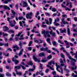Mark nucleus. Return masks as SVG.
I'll use <instances>...</instances> for the list:
<instances>
[{
	"label": "nucleus",
	"instance_id": "54",
	"mask_svg": "<svg viewBox=\"0 0 77 77\" xmlns=\"http://www.w3.org/2000/svg\"><path fill=\"white\" fill-rule=\"evenodd\" d=\"M47 3V2L45 1H43L42 2V5H44L45 3Z\"/></svg>",
	"mask_w": 77,
	"mask_h": 77
},
{
	"label": "nucleus",
	"instance_id": "63",
	"mask_svg": "<svg viewBox=\"0 0 77 77\" xmlns=\"http://www.w3.org/2000/svg\"><path fill=\"white\" fill-rule=\"evenodd\" d=\"M73 36H77V34L76 33H75L73 34Z\"/></svg>",
	"mask_w": 77,
	"mask_h": 77
},
{
	"label": "nucleus",
	"instance_id": "28",
	"mask_svg": "<svg viewBox=\"0 0 77 77\" xmlns=\"http://www.w3.org/2000/svg\"><path fill=\"white\" fill-rule=\"evenodd\" d=\"M52 49L53 50H54V51H57V53H59V51H58V50H57L56 49L54 48H52Z\"/></svg>",
	"mask_w": 77,
	"mask_h": 77
},
{
	"label": "nucleus",
	"instance_id": "29",
	"mask_svg": "<svg viewBox=\"0 0 77 77\" xmlns=\"http://www.w3.org/2000/svg\"><path fill=\"white\" fill-rule=\"evenodd\" d=\"M6 75L8 77H11V74L8 72L6 73Z\"/></svg>",
	"mask_w": 77,
	"mask_h": 77
},
{
	"label": "nucleus",
	"instance_id": "17",
	"mask_svg": "<svg viewBox=\"0 0 77 77\" xmlns=\"http://www.w3.org/2000/svg\"><path fill=\"white\" fill-rule=\"evenodd\" d=\"M66 29H64L63 30H60V33H66Z\"/></svg>",
	"mask_w": 77,
	"mask_h": 77
},
{
	"label": "nucleus",
	"instance_id": "45",
	"mask_svg": "<svg viewBox=\"0 0 77 77\" xmlns=\"http://www.w3.org/2000/svg\"><path fill=\"white\" fill-rule=\"evenodd\" d=\"M49 23L50 24H51V21H52V19H51V18H50L49 19Z\"/></svg>",
	"mask_w": 77,
	"mask_h": 77
},
{
	"label": "nucleus",
	"instance_id": "14",
	"mask_svg": "<svg viewBox=\"0 0 77 77\" xmlns=\"http://www.w3.org/2000/svg\"><path fill=\"white\" fill-rule=\"evenodd\" d=\"M61 23V24L63 23L64 24H66V23H65V19L62 18V21Z\"/></svg>",
	"mask_w": 77,
	"mask_h": 77
},
{
	"label": "nucleus",
	"instance_id": "61",
	"mask_svg": "<svg viewBox=\"0 0 77 77\" xmlns=\"http://www.w3.org/2000/svg\"><path fill=\"white\" fill-rule=\"evenodd\" d=\"M4 77V75L3 74H0V77Z\"/></svg>",
	"mask_w": 77,
	"mask_h": 77
},
{
	"label": "nucleus",
	"instance_id": "5",
	"mask_svg": "<svg viewBox=\"0 0 77 77\" xmlns=\"http://www.w3.org/2000/svg\"><path fill=\"white\" fill-rule=\"evenodd\" d=\"M45 37L46 38H47V36L48 38H50V35L49 34V32L48 31H46V34L44 35Z\"/></svg>",
	"mask_w": 77,
	"mask_h": 77
},
{
	"label": "nucleus",
	"instance_id": "12",
	"mask_svg": "<svg viewBox=\"0 0 77 77\" xmlns=\"http://www.w3.org/2000/svg\"><path fill=\"white\" fill-rule=\"evenodd\" d=\"M23 42H21V41H20L19 42V45L20 46V48L21 49L22 48V46H23Z\"/></svg>",
	"mask_w": 77,
	"mask_h": 77
},
{
	"label": "nucleus",
	"instance_id": "10",
	"mask_svg": "<svg viewBox=\"0 0 77 77\" xmlns=\"http://www.w3.org/2000/svg\"><path fill=\"white\" fill-rule=\"evenodd\" d=\"M15 69H20L21 68V64L19 66H14Z\"/></svg>",
	"mask_w": 77,
	"mask_h": 77
},
{
	"label": "nucleus",
	"instance_id": "38",
	"mask_svg": "<svg viewBox=\"0 0 77 77\" xmlns=\"http://www.w3.org/2000/svg\"><path fill=\"white\" fill-rule=\"evenodd\" d=\"M59 18L57 17V19H55V23H56V22H57H57H59Z\"/></svg>",
	"mask_w": 77,
	"mask_h": 77
},
{
	"label": "nucleus",
	"instance_id": "2",
	"mask_svg": "<svg viewBox=\"0 0 77 77\" xmlns=\"http://www.w3.org/2000/svg\"><path fill=\"white\" fill-rule=\"evenodd\" d=\"M11 19V18H9V17H8L7 18V20L8 21L9 24V25L11 26V27H15V24H16V22H15V20H14V23H12V21H10L9 20Z\"/></svg>",
	"mask_w": 77,
	"mask_h": 77
},
{
	"label": "nucleus",
	"instance_id": "18",
	"mask_svg": "<svg viewBox=\"0 0 77 77\" xmlns=\"http://www.w3.org/2000/svg\"><path fill=\"white\" fill-rule=\"evenodd\" d=\"M46 51L47 52V53H50L51 52V51L50 50H48V48L47 47H46Z\"/></svg>",
	"mask_w": 77,
	"mask_h": 77
},
{
	"label": "nucleus",
	"instance_id": "55",
	"mask_svg": "<svg viewBox=\"0 0 77 77\" xmlns=\"http://www.w3.org/2000/svg\"><path fill=\"white\" fill-rule=\"evenodd\" d=\"M48 71H49V69H46L45 72H46V73H48Z\"/></svg>",
	"mask_w": 77,
	"mask_h": 77
},
{
	"label": "nucleus",
	"instance_id": "7",
	"mask_svg": "<svg viewBox=\"0 0 77 77\" xmlns=\"http://www.w3.org/2000/svg\"><path fill=\"white\" fill-rule=\"evenodd\" d=\"M55 64H56V66L57 67L56 69L57 71H58L59 72H60V70L58 69V68H60V66L58 65L57 64V63H55Z\"/></svg>",
	"mask_w": 77,
	"mask_h": 77
},
{
	"label": "nucleus",
	"instance_id": "53",
	"mask_svg": "<svg viewBox=\"0 0 77 77\" xmlns=\"http://www.w3.org/2000/svg\"><path fill=\"white\" fill-rule=\"evenodd\" d=\"M4 4H8V1H5L4 2Z\"/></svg>",
	"mask_w": 77,
	"mask_h": 77
},
{
	"label": "nucleus",
	"instance_id": "64",
	"mask_svg": "<svg viewBox=\"0 0 77 77\" xmlns=\"http://www.w3.org/2000/svg\"><path fill=\"white\" fill-rule=\"evenodd\" d=\"M74 20L75 21H77V18H76V17H75L74 18Z\"/></svg>",
	"mask_w": 77,
	"mask_h": 77
},
{
	"label": "nucleus",
	"instance_id": "26",
	"mask_svg": "<svg viewBox=\"0 0 77 77\" xmlns=\"http://www.w3.org/2000/svg\"><path fill=\"white\" fill-rule=\"evenodd\" d=\"M28 65H31V66H32L33 65V63H32V61H29V63H28Z\"/></svg>",
	"mask_w": 77,
	"mask_h": 77
},
{
	"label": "nucleus",
	"instance_id": "42",
	"mask_svg": "<svg viewBox=\"0 0 77 77\" xmlns=\"http://www.w3.org/2000/svg\"><path fill=\"white\" fill-rule=\"evenodd\" d=\"M22 32H19V33L17 35H16V36H20L21 35V34H22Z\"/></svg>",
	"mask_w": 77,
	"mask_h": 77
},
{
	"label": "nucleus",
	"instance_id": "49",
	"mask_svg": "<svg viewBox=\"0 0 77 77\" xmlns=\"http://www.w3.org/2000/svg\"><path fill=\"white\" fill-rule=\"evenodd\" d=\"M47 62V60H44V59H43L42 60V62L44 63V62Z\"/></svg>",
	"mask_w": 77,
	"mask_h": 77
},
{
	"label": "nucleus",
	"instance_id": "57",
	"mask_svg": "<svg viewBox=\"0 0 77 77\" xmlns=\"http://www.w3.org/2000/svg\"><path fill=\"white\" fill-rule=\"evenodd\" d=\"M73 30V32H77V30L76 29H74V28H72Z\"/></svg>",
	"mask_w": 77,
	"mask_h": 77
},
{
	"label": "nucleus",
	"instance_id": "16",
	"mask_svg": "<svg viewBox=\"0 0 77 77\" xmlns=\"http://www.w3.org/2000/svg\"><path fill=\"white\" fill-rule=\"evenodd\" d=\"M18 19L19 20H21L22 19H23V20H24V21H25L26 20L25 19V18H24V17H23L21 16V17H19Z\"/></svg>",
	"mask_w": 77,
	"mask_h": 77
},
{
	"label": "nucleus",
	"instance_id": "58",
	"mask_svg": "<svg viewBox=\"0 0 77 77\" xmlns=\"http://www.w3.org/2000/svg\"><path fill=\"white\" fill-rule=\"evenodd\" d=\"M66 55H67V56H68V57L69 56V53L66 52Z\"/></svg>",
	"mask_w": 77,
	"mask_h": 77
},
{
	"label": "nucleus",
	"instance_id": "44",
	"mask_svg": "<svg viewBox=\"0 0 77 77\" xmlns=\"http://www.w3.org/2000/svg\"><path fill=\"white\" fill-rule=\"evenodd\" d=\"M54 24H54V25H55V26H59V25H60V24H59V23H56V22H54Z\"/></svg>",
	"mask_w": 77,
	"mask_h": 77
},
{
	"label": "nucleus",
	"instance_id": "37",
	"mask_svg": "<svg viewBox=\"0 0 77 77\" xmlns=\"http://www.w3.org/2000/svg\"><path fill=\"white\" fill-rule=\"evenodd\" d=\"M19 24L20 25V26L21 27H23V23H22V22H21V21L20 22Z\"/></svg>",
	"mask_w": 77,
	"mask_h": 77
},
{
	"label": "nucleus",
	"instance_id": "50",
	"mask_svg": "<svg viewBox=\"0 0 77 77\" xmlns=\"http://www.w3.org/2000/svg\"><path fill=\"white\" fill-rule=\"evenodd\" d=\"M28 49L29 51H31V50H32V47H28Z\"/></svg>",
	"mask_w": 77,
	"mask_h": 77
},
{
	"label": "nucleus",
	"instance_id": "3",
	"mask_svg": "<svg viewBox=\"0 0 77 77\" xmlns=\"http://www.w3.org/2000/svg\"><path fill=\"white\" fill-rule=\"evenodd\" d=\"M12 61L14 62L15 65H17L19 63V61L16 59H15V58H13L12 59Z\"/></svg>",
	"mask_w": 77,
	"mask_h": 77
},
{
	"label": "nucleus",
	"instance_id": "62",
	"mask_svg": "<svg viewBox=\"0 0 77 77\" xmlns=\"http://www.w3.org/2000/svg\"><path fill=\"white\" fill-rule=\"evenodd\" d=\"M60 63H63V61L62 60V59H60Z\"/></svg>",
	"mask_w": 77,
	"mask_h": 77
},
{
	"label": "nucleus",
	"instance_id": "1",
	"mask_svg": "<svg viewBox=\"0 0 77 77\" xmlns=\"http://www.w3.org/2000/svg\"><path fill=\"white\" fill-rule=\"evenodd\" d=\"M69 59L70 60H71V65H72V66H75V68L74 69V68L72 67H71V69L72 70H74V69H77V66H75V63L74 62H76V60H75V59H74L71 57V56H69L68 57Z\"/></svg>",
	"mask_w": 77,
	"mask_h": 77
},
{
	"label": "nucleus",
	"instance_id": "13",
	"mask_svg": "<svg viewBox=\"0 0 77 77\" xmlns=\"http://www.w3.org/2000/svg\"><path fill=\"white\" fill-rule=\"evenodd\" d=\"M23 49H21L18 54V55L19 56H21V55L22 54H23Z\"/></svg>",
	"mask_w": 77,
	"mask_h": 77
},
{
	"label": "nucleus",
	"instance_id": "9",
	"mask_svg": "<svg viewBox=\"0 0 77 77\" xmlns=\"http://www.w3.org/2000/svg\"><path fill=\"white\" fill-rule=\"evenodd\" d=\"M44 56H45V53L43 52L40 53L38 54V56L39 57H43Z\"/></svg>",
	"mask_w": 77,
	"mask_h": 77
},
{
	"label": "nucleus",
	"instance_id": "41",
	"mask_svg": "<svg viewBox=\"0 0 77 77\" xmlns=\"http://www.w3.org/2000/svg\"><path fill=\"white\" fill-rule=\"evenodd\" d=\"M34 71V69H29L28 70V71L29 72H31V71Z\"/></svg>",
	"mask_w": 77,
	"mask_h": 77
},
{
	"label": "nucleus",
	"instance_id": "24",
	"mask_svg": "<svg viewBox=\"0 0 77 77\" xmlns=\"http://www.w3.org/2000/svg\"><path fill=\"white\" fill-rule=\"evenodd\" d=\"M50 34L51 35L52 37H55V36H56V33L54 32L51 33V34Z\"/></svg>",
	"mask_w": 77,
	"mask_h": 77
},
{
	"label": "nucleus",
	"instance_id": "48",
	"mask_svg": "<svg viewBox=\"0 0 77 77\" xmlns=\"http://www.w3.org/2000/svg\"><path fill=\"white\" fill-rule=\"evenodd\" d=\"M56 42L55 41H53L52 42V44H53V45H56Z\"/></svg>",
	"mask_w": 77,
	"mask_h": 77
},
{
	"label": "nucleus",
	"instance_id": "60",
	"mask_svg": "<svg viewBox=\"0 0 77 77\" xmlns=\"http://www.w3.org/2000/svg\"><path fill=\"white\" fill-rule=\"evenodd\" d=\"M9 41H13V38L11 37L9 39Z\"/></svg>",
	"mask_w": 77,
	"mask_h": 77
},
{
	"label": "nucleus",
	"instance_id": "51",
	"mask_svg": "<svg viewBox=\"0 0 77 77\" xmlns=\"http://www.w3.org/2000/svg\"><path fill=\"white\" fill-rule=\"evenodd\" d=\"M22 67V68L23 69H26V67H25L23 66L21 64V67Z\"/></svg>",
	"mask_w": 77,
	"mask_h": 77
},
{
	"label": "nucleus",
	"instance_id": "4",
	"mask_svg": "<svg viewBox=\"0 0 77 77\" xmlns=\"http://www.w3.org/2000/svg\"><path fill=\"white\" fill-rule=\"evenodd\" d=\"M32 57L34 60H35V61L36 62H40V60H39V59H38L36 58V56H35L33 55Z\"/></svg>",
	"mask_w": 77,
	"mask_h": 77
},
{
	"label": "nucleus",
	"instance_id": "36",
	"mask_svg": "<svg viewBox=\"0 0 77 77\" xmlns=\"http://www.w3.org/2000/svg\"><path fill=\"white\" fill-rule=\"evenodd\" d=\"M2 33L3 34V36H4V37H5V36H7L8 35V34L6 33L5 34L4 32H3Z\"/></svg>",
	"mask_w": 77,
	"mask_h": 77
},
{
	"label": "nucleus",
	"instance_id": "11",
	"mask_svg": "<svg viewBox=\"0 0 77 77\" xmlns=\"http://www.w3.org/2000/svg\"><path fill=\"white\" fill-rule=\"evenodd\" d=\"M68 26L67 27V33L68 34V35L69 36L70 35V34H71V33L70 32V30L69 29V28H68Z\"/></svg>",
	"mask_w": 77,
	"mask_h": 77
},
{
	"label": "nucleus",
	"instance_id": "47",
	"mask_svg": "<svg viewBox=\"0 0 77 77\" xmlns=\"http://www.w3.org/2000/svg\"><path fill=\"white\" fill-rule=\"evenodd\" d=\"M32 41H30L29 43V44L28 45L29 46H31V45L32 44Z\"/></svg>",
	"mask_w": 77,
	"mask_h": 77
},
{
	"label": "nucleus",
	"instance_id": "19",
	"mask_svg": "<svg viewBox=\"0 0 77 77\" xmlns=\"http://www.w3.org/2000/svg\"><path fill=\"white\" fill-rule=\"evenodd\" d=\"M51 10L52 12H56V11H57V14L58 13V12L56 10V9L54 8H53Z\"/></svg>",
	"mask_w": 77,
	"mask_h": 77
},
{
	"label": "nucleus",
	"instance_id": "31",
	"mask_svg": "<svg viewBox=\"0 0 77 77\" xmlns=\"http://www.w3.org/2000/svg\"><path fill=\"white\" fill-rule=\"evenodd\" d=\"M60 56L63 59H65V56H64V55H63V54L62 53L61 54Z\"/></svg>",
	"mask_w": 77,
	"mask_h": 77
},
{
	"label": "nucleus",
	"instance_id": "34",
	"mask_svg": "<svg viewBox=\"0 0 77 77\" xmlns=\"http://www.w3.org/2000/svg\"><path fill=\"white\" fill-rule=\"evenodd\" d=\"M8 32L9 33H14V32L12 30H10L8 31Z\"/></svg>",
	"mask_w": 77,
	"mask_h": 77
},
{
	"label": "nucleus",
	"instance_id": "27",
	"mask_svg": "<svg viewBox=\"0 0 77 77\" xmlns=\"http://www.w3.org/2000/svg\"><path fill=\"white\" fill-rule=\"evenodd\" d=\"M26 17L27 19H28V18H29V19H31V18H32V17H31L29 16V14H27V15L26 16Z\"/></svg>",
	"mask_w": 77,
	"mask_h": 77
},
{
	"label": "nucleus",
	"instance_id": "15",
	"mask_svg": "<svg viewBox=\"0 0 77 77\" xmlns=\"http://www.w3.org/2000/svg\"><path fill=\"white\" fill-rule=\"evenodd\" d=\"M13 48H17V50H19V49H20L19 47H18L17 45H13Z\"/></svg>",
	"mask_w": 77,
	"mask_h": 77
},
{
	"label": "nucleus",
	"instance_id": "39",
	"mask_svg": "<svg viewBox=\"0 0 77 77\" xmlns=\"http://www.w3.org/2000/svg\"><path fill=\"white\" fill-rule=\"evenodd\" d=\"M60 70L61 74H63V69H62V67L60 68Z\"/></svg>",
	"mask_w": 77,
	"mask_h": 77
},
{
	"label": "nucleus",
	"instance_id": "59",
	"mask_svg": "<svg viewBox=\"0 0 77 77\" xmlns=\"http://www.w3.org/2000/svg\"><path fill=\"white\" fill-rule=\"evenodd\" d=\"M42 27H47V26H46L44 24H43L42 25Z\"/></svg>",
	"mask_w": 77,
	"mask_h": 77
},
{
	"label": "nucleus",
	"instance_id": "25",
	"mask_svg": "<svg viewBox=\"0 0 77 77\" xmlns=\"http://www.w3.org/2000/svg\"><path fill=\"white\" fill-rule=\"evenodd\" d=\"M46 41H47L48 43H49L50 44H51V42H50V39L48 38L47 39Z\"/></svg>",
	"mask_w": 77,
	"mask_h": 77
},
{
	"label": "nucleus",
	"instance_id": "21",
	"mask_svg": "<svg viewBox=\"0 0 77 77\" xmlns=\"http://www.w3.org/2000/svg\"><path fill=\"white\" fill-rule=\"evenodd\" d=\"M3 8L4 9H8V10H10V8L9 7H8L7 6L4 5L3 7Z\"/></svg>",
	"mask_w": 77,
	"mask_h": 77
},
{
	"label": "nucleus",
	"instance_id": "33",
	"mask_svg": "<svg viewBox=\"0 0 77 77\" xmlns=\"http://www.w3.org/2000/svg\"><path fill=\"white\" fill-rule=\"evenodd\" d=\"M52 74L54 76H56V72L55 71H54L52 72Z\"/></svg>",
	"mask_w": 77,
	"mask_h": 77
},
{
	"label": "nucleus",
	"instance_id": "52",
	"mask_svg": "<svg viewBox=\"0 0 77 77\" xmlns=\"http://www.w3.org/2000/svg\"><path fill=\"white\" fill-rule=\"evenodd\" d=\"M15 7L17 9H18V5L17 4H16Z\"/></svg>",
	"mask_w": 77,
	"mask_h": 77
},
{
	"label": "nucleus",
	"instance_id": "32",
	"mask_svg": "<svg viewBox=\"0 0 77 77\" xmlns=\"http://www.w3.org/2000/svg\"><path fill=\"white\" fill-rule=\"evenodd\" d=\"M11 12L12 13H13V14L14 16H15V15L16 14V13L15 11H14L11 10Z\"/></svg>",
	"mask_w": 77,
	"mask_h": 77
},
{
	"label": "nucleus",
	"instance_id": "23",
	"mask_svg": "<svg viewBox=\"0 0 77 77\" xmlns=\"http://www.w3.org/2000/svg\"><path fill=\"white\" fill-rule=\"evenodd\" d=\"M52 58V56L51 55H50L49 56H48L47 57V59L48 60H49V59H51Z\"/></svg>",
	"mask_w": 77,
	"mask_h": 77
},
{
	"label": "nucleus",
	"instance_id": "22",
	"mask_svg": "<svg viewBox=\"0 0 77 77\" xmlns=\"http://www.w3.org/2000/svg\"><path fill=\"white\" fill-rule=\"evenodd\" d=\"M4 32H6V31H7V30H9V28H8V27L7 26H4Z\"/></svg>",
	"mask_w": 77,
	"mask_h": 77
},
{
	"label": "nucleus",
	"instance_id": "46",
	"mask_svg": "<svg viewBox=\"0 0 77 77\" xmlns=\"http://www.w3.org/2000/svg\"><path fill=\"white\" fill-rule=\"evenodd\" d=\"M40 67L41 69H43V67H42V65L41 63H40Z\"/></svg>",
	"mask_w": 77,
	"mask_h": 77
},
{
	"label": "nucleus",
	"instance_id": "43",
	"mask_svg": "<svg viewBox=\"0 0 77 77\" xmlns=\"http://www.w3.org/2000/svg\"><path fill=\"white\" fill-rule=\"evenodd\" d=\"M9 44L8 43H4V45L5 46V47H8V45Z\"/></svg>",
	"mask_w": 77,
	"mask_h": 77
},
{
	"label": "nucleus",
	"instance_id": "20",
	"mask_svg": "<svg viewBox=\"0 0 77 77\" xmlns=\"http://www.w3.org/2000/svg\"><path fill=\"white\" fill-rule=\"evenodd\" d=\"M46 48H47V47H46L45 48L43 47L40 48V50L41 51H46Z\"/></svg>",
	"mask_w": 77,
	"mask_h": 77
},
{
	"label": "nucleus",
	"instance_id": "35",
	"mask_svg": "<svg viewBox=\"0 0 77 77\" xmlns=\"http://www.w3.org/2000/svg\"><path fill=\"white\" fill-rule=\"evenodd\" d=\"M42 34H43L44 35H46V32L45 30H44L42 31Z\"/></svg>",
	"mask_w": 77,
	"mask_h": 77
},
{
	"label": "nucleus",
	"instance_id": "40",
	"mask_svg": "<svg viewBox=\"0 0 77 77\" xmlns=\"http://www.w3.org/2000/svg\"><path fill=\"white\" fill-rule=\"evenodd\" d=\"M73 54V55H75L74 56V57H75V58H77V51H76V54L74 53V54Z\"/></svg>",
	"mask_w": 77,
	"mask_h": 77
},
{
	"label": "nucleus",
	"instance_id": "8",
	"mask_svg": "<svg viewBox=\"0 0 77 77\" xmlns=\"http://www.w3.org/2000/svg\"><path fill=\"white\" fill-rule=\"evenodd\" d=\"M23 7H27V6H28V5H27V3L25 1H23Z\"/></svg>",
	"mask_w": 77,
	"mask_h": 77
},
{
	"label": "nucleus",
	"instance_id": "56",
	"mask_svg": "<svg viewBox=\"0 0 77 77\" xmlns=\"http://www.w3.org/2000/svg\"><path fill=\"white\" fill-rule=\"evenodd\" d=\"M35 42H36V43H38V42H39V41L37 40H35L34 41Z\"/></svg>",
	"mask_w": 77,
	"mask_h": 77
},
{
	"label": "nucleus",
	"instance_id": "30",
	"mask_svg": "<svg viewBox=\"0 0 77 77\" xmlns=\"http://www.w3.org/2000/svg\"><path fill=\"white\" fill-rule=\"evenodd\" d=\"M16 74H17V75H22L23 74L21 72H17Z\"/></svg>",
	"mask_w": 77,
	"mask_h": 77
},
{
	"label": "nucleus",
	"instance_id": "6",
	"mask_svg": "<svg viewBox=\"0 0 77 77\" xmlns=\"http://www.w3.org/2000/svg\"><path fill=\"white\" fill-rule=\"evenodd\" d=\"M61 7L62 8H65V10L66 11H71V9H69V8H66V6H64V5H63V4H61Z\"/></svg>",
	"mask_w": 77,
	"mask_h": 77
}]
</instances>
